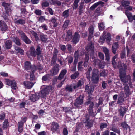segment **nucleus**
I'll use <instances>...</instances> for the list:
<instances>
[{
    "label": "nucleus",
    "instance_id": "nucleus-23",
    "mask_svg": "<svg viewBox=\"0 0 135 135\" xmlns=\"http://www.w3.org/2000/svg\"><path fill=\"white\" fill-rule=\"evenodd\" d=\"M93 106L94 104L93 102H91L89 108V112L90 115L93 116H94L93 113L92 112L93 107Z\"/></svg>",
    "mask_w": 135,
    "mask_h": 135
},
{
    "label": "nucleus",
    "instance_id": "nucleus-12",
    "mask_svg": "<svg viewBox=\"0 0 135 135\" xmlns=\"http://www.w3.org/2000/svg\"><path fill=\"white\" fill-rule=\"evenodd\" d=\"M80 38L79 35L77 33L75 32L72 39V42L74 44H76L79 42Z\"/></svg>",
    "mask_w": 135,
    "mask_h": 135
},
{
    "label": "nucleus",
    "instance_id": "nucleus-38",
    "mask_svg": "<svg viewBox=\"0 0 135 135\" xmlns=\"http://www.w3.org/2000/svg\"><path fill=\"white\" fill-rule=\"evenodd\" d=\"M30 32L31 33V34H32V35L34 36V37L36 40L37 41L39 40L38 37L36 33L33 31H30Z\"/></svg>",
    "mask_w": 135,
    "mask_h": 135
},
{
    "label": "nucleus",
    "instance_id": "nucleus-15",
    "mask_svg": "<svg viewBox=\"0 0 135 135\" xmlns=\"http://www.w3.org/2000/svg\"><path fill=\"white\" fill-rule=\"evenodd\" d=\"M86 50L89 52L93 53L94 51V46L91 43L89 44L86 47Z\"/></svg>",
    "mask_w": 135,
    "mask_h": 135
},
{
    "label": "nucleus",
    "instance_id": "nucleus-50",
    "mask_svg": "<svg viewBox=\"0 0 135 135\" xmlns=\"http://www.w3.org/2000/svg\"><path fill=\"white\" fill-rule=\"evenodd\" d=\"M43 68L42 66L41 65H39L38 67L37 68L36 67V66H33L32 69H33V70H34V69L35 70L36 69H38L39 70H41Z\"/></svg>",
    "mask_w": 135,
    "mask_h": 135
},
{
    "label": "nucleus",
    "instance_id": "nucleus-24",
    "mask_svg": "<svg viewBox=\"0 0 135 135\" xmlns=\"http://www.w3.org/2000/svg\"><path fill=\"white\" fill-rule=\"evenodd\" d=\"M104 4V3L102 1H99L97 2L93 5L90 8L91 10L94 9L96 7L99 5L100 4L102 5Z\"/></svg>",
    "mask_w": 135,
    "mask_h": 135
},
{
    "label": "nucleus",
    "instance_id": "nucleus-63",
    "mask_svg": "<svg viewBox=\"0 0 135 135\" xmlns=\"http://www.w3.org/2000/svg\"><path fill=\"white\" fill-rule=\"evenodd\" d=\"M107 124L105 123H102L101 124L100 127L101 129H103L104 128H106L107 127Z\"/></svg>",
    "mask_w": 135,
    "mask_h": 135
},
{
    "label": "nucleus",
    "instance_id": "nucleus-3",
    "mask_svg": "<svg viewBox=\"0 0 135 135\" xmlns=\"http://www.w3.org/2000/svg\"><path fill=\"white\" fill-rule=\"evenodd\" d=\"M124 89L126 97H125L123 93H121L120 94V96H119V105H122L125 98L129 97L131 94L127 84H126L124 86Z\"/></svg>",
    "mask_w": 135,
    "mask_h": 135
},
{
    "label": "nucleus",
    "instance_id": "nucleus-16",
    "mask_svg": "<svg viewBox=\"0 0 135 135\" xmlns=\"http://www.w3.org/2000/svg\"><path fill=\"white\" fill-rule=\"evenodd\" d=\"M59 126L57 123L52 122L51 124V128L53 131H56L59 128Z\"/></svg>",
    "mask_w": 135,
    "mask_h": 135
},
{
    "label": "nucleus",
    "instance_id": "nucleus-37",
    "mask_svg": "<svg viewBox=\"0 0 135 135\" xmlns=\"http://www.w3.org/2000/svg\"><path fill=\"white\" fill-rule=\"evenodd\" d=\"M1 30L3 31H6L8 28L7 25L5 23L1 26Z\"/></svg>",
    "mask_w": 135,
    "mask_h": 135
},
{
    "label": "nucleus",
    "instance_id": "nucleus-47",
    "mask_svg": "<svg viewBox=\"0 0 135 135\" xmlns=\"http://www.w3.org/2000/svg\"><path fill=\"white\" fill-rule=\"evenodd\" d=\"M69 21L68 20H66L64 22L63 25V27L65 28H67L68 25Z\"/></svg>",
    "mask_w": 135,
    "mask_h": 135
},
{
    "label": "nucleus",
    "instance_id": "nucleus-36",
    "mask_svg": "<svg viewBox=\"0 0 135 135\" xmlns=\"http://www.w3.org/2000/svg\"><path fill=\"white\" fill-rule=\"evenodd\" d=\"M93 123L91 121L86 122L85 126L87 128H90L93 126Z\"/></svg>",
    "mask_w": 135,
    "mask_h": 135
},
{
    "label": "nucleus",
    "instance_id": "nucleus-42",
    "mask_svg": "<svg viewBox=\"0 0 135 135\" xmlns=\"http://www.w3.org/2000/svg\"><path fill=\"white\" fill-rule=\"evenodd\" d=\"M69 10L64 11L63 13V16L65 18L69 16Z\"/></svg>",
    "mask_w": 135,
    "mask_h": 135
},
{
    "label": "nucleus",
    "instance_id": "nucleus-41",
    "mask_svg": "<svg viewBox=\"0 0 135 135\" xmlns=\"http://www.w3.org/2000/svg\"><path fill=\"white\" fill-rule=\"evenodd\" d=\"M103 51L105 53V55L109 54V50L108 49L105 47H103Z\"/></svg>",
    "mask_w": 135,
    "mask_h": 135
},
{
    "label": "nucleus",
    "instance_id": "nucleus-52",
    "mask_svg": "<svg viewBox=\"0 0 135 135\" xmlns=\"http://www.w3.org/2000/svg\"><path fill=\"white\" fill-rule=\"evenodd\" d=\"M72 87L70 86H67L66 89V91L68 92H71L72 91Z\"/></svg>",
    "mask_w": 135,
    "mask_h": 135
},
{
    "label": "nucleus",
    "instance_id": "nucleus-33",
    "mask_svg": "<svg viewBox=\"0 0 135 135\" xmlns=\"http://www.w3.org/2000/svg\"><path fill=\"white\" fill-rule=\"evenodd\" d=\"M89 56L88 55H85V61L84 63V67H86L87 66L88 64V60H89Z\"/></svg>",
    "mask_w": 135,
    "mask_h": 135
},
{
    "label": "nucleus",
    "instance_id": "nucleus-4",
    "mask_svg": "<svg viewBox=\"0 0 135 135\" xmlns=\"http://www.w3.org/2000/svg\"><path fill=\"white\" fill-rule=\"evenodd\" d=\"M36 51V52L34 47H31L30 48V50L27 52V55L29 57H30L31 56L34 57L36 56V54L37 55L41 54L40 48L39 46L37 47Z\"/></svg>",
    "mask_w": 135,
    "mask_h": 135
},
{
    "label": "nucleus",
    "instance_id": "nucleus-58",
    "mask_svg": "<svg viewBox=\"0 0 135 135\" xmlns=\"http://www.w3.org/2000/svg\"><path fill=\"white\" fill-rule=\"evenodd\" d=\"M126 54L125 52H121L120 55V57L121 59H123L126 57Z\"/></svg>",
    "mask_w": 135,
    "mask_h": 135
},
{
    "label": "nucleus",
    "instance_id": "nucleus-32",
    "mask_svg": "<svg viewBox=\"0 0 135 135\" xmlns=\"http://www.w3.org/2000/svg\"><path fill=\"white\" fill-rule=\"evenodd\" d=\"M13 41L18 45L20 46V41L18 38L15 37L13 38Z\"/></svg>",
    "mask_w": 135,
    "mask_h": 135
},
{
    "label": "nucleus",
    "instance_id": "nucleus-61",
    "mask_svg": "<svg viewBox=\"0 0 135 135\" xmlns=\"http://www.w3.org/2000/svg\"><path fill=\"white\" fill-rule=\"evenodd\" d=\"M116 57L117 56H114L112 60V64L114 66L116 64V62L115 61V59L116 58Z\"/></svg>",
    "mask_w": 135,
    "mask_h": 135
},
{
    "label": "nucleus",
    "instance_id": "nucleus-39",
    "mask_svg": "<svg viewBox=\"0 0 135 135\" xmlns=\"http://www.w3.org/2000/svg\"><path fill=\"white\" fill-rule=\"evenodd\" d=\"M8 125V121L7 120H5L3 123V127L4 129H5L6 128Z\"/></svg>",
    "mask_w": 135,
    "mask_h": 135
},
{
    "label": "nucleus",
    "instance_id": "nucleus-27",
    "mask_svg": "<svg viewBox=\"0 0 135 135\" xmlns=\"http://www.w3.org/2000/svg\"><path fill=\"white\" fill-rule=\"evenodd\" d=\"M118 42H115L114 43L112 46V50L113 52V53L115 54L117 48L118 47Z\"/></svg>",
    "mask_w": 135,
    "mask_h": 135
},
{
    "label": "nucleus",
    "instance_id": "nucleus-6",
    "mask_svg": "<svg viewBox=\"0 0 135 135\" xmlns=\"http://www.w3.org/2000/svg\"><path fill=\"white\" fill-rule=\"evenodd\" d=\"M105 39L107 42L109 41L111 39V35L109 33H107L106 32H104L99 40V42L101 44H103Z\"/></svg>",
    "mask_w": 135,
    "mask_h": 135
},
{
    "label": "nucleus",
    "instance_id": "nucleus-62",
    "mask_svg": "<svg viewBox=\"0 0 135 135\" xmlns=\"http://www.w3.org/2000/svg\"><path fill=\"white\" fill-rule=\"evenodd\" d=\"M49 75H46L44 76L42 78V80L44 81H46L48 79Z\"/></svg>",
    "mask_w": 135,
    "mask_h": 135
},
{
    "label": "nucleus",
    "instance_id": "nucleus-10",
    "mask_svg": "<svg viewBox=\"0 0 135 135\" xmlns=\"http://www.w3.org/2000/svg\"><path fill=\"white\" fill-rule=\"evenodd\" d=\"M75 60L74 62V64L73 66L71 68V70L73 71H74L76 70V64L78 61V58H80L79 57V53L78 51H76L74 54Z\"/></svg>",
    "mask_w": 135,
    "mask_h": 135
},
{
    "label": "nucleus",
    "instance_id": "nucleus-49",
    "mask_svg": "<svg viewBox=\"0 0 135 135\" xmlns=\"http://www.w3.org/2000/svg\"><path fill=\"white\" fill-rule=\"evenodd\" d=\"M41 126L40 124H36L35 127V129H34V131H35L36 133L37 132V130H38L40 128Z\"/></svg>",
    "mask_w": 135,
    "mask_h": 135
},
{
    "label": "nucleus",
    "instance_id": "nucleus-43",
    "mask_svg": "<svg viewBox=\"0 0 135 135\" xmlns=\"http://www.w3.org/2000/svg\"><path fill=\"white\" fill-rule=\"evenodd\" d=\"M78 87H79V88L80 89L83 86V83L80 80H79L77 84Z\"/></svg>",
    "mask_w": 135,
    "mask_h": 135
},
{
    "label": "nucleus",
    "instance_id": "nucleus-64",
    "mask_svg": "<svg viewBox=\"0 0 135 135\" xmlns=\"http://www.w3.org/2000/svg\"><path fill=\"white\" fill-rule=\"evenodd\" d=\"M5 115L4 113L0 114V120H3L5 118Z\"/></svg>",
    "mask_w": 135,
    "mask_h": 135
},
{
    "label": "nucleus",
    "instance_id": "nucleus-31",
    "mask_svg": "<svg viewBox=\"0 0 135 135\" xmlns=\"http://www.w3.org/2000/svg\"><path fill=\"white\" fill-rule=\"evenodd\" d=\"M15 21V23L17 24H23L25 23V21L22 19H19Z\"/></svg>",
    "mask_w": 135,
    "mask_h": 135
},
{
    "label": "nucleus",
    "instance_id": "nucleus-45",
    "mask_svg": "<svg viewBox=\"0 0 135 135\" xmlns=\"http://www.w3.org/2000/svg\"><path fill=\"white\" fill-rule=\"evenodd\" d=\"M79 74V73L76 72L71 75V78L72 79H75L77 78Z\"/></svg>",
    "mask_w": 135,
    "mask_h": 135
},
{
    "label": "nucleus",
    "instance_id": "nucleus-22",
    "mask_svg": "<svg viewBox=\"0 0 135 135\" xmlns=\"http://www.w3.org/2000/svg\"><path fill=\"white\" fill-rule=\"evenodd\" d=\"M66 70L64 69L61 72L59 76L58 79L61 80L62 79L64 76V75L66 74L67 72Z\"/></svg>",
    "mask_w": 135,
    "mask_h": 135
},
{
    "label": "nucleus",
    "instance_id": "nucleus-19",
    "mask_svg": "<svg viewBox=\"0 0 135 135\" xmlns=\"http://www.w3.org/2000/svg\"><path fill=\"white\" fill-rule=\"evenodd\" d=\"M23 84L25 87L28 89L31 88L34 85L33 83L29 81H25Z\"/></svg>",
    "mask_w": 135,
    "mask_h": 135
},
{
    "label": "nucleus",
    "instance_id": "nucleus-20",
    "mask_svg": "<svg viewBox=\"0 0 135 135\" xmlns=\"http://www.w3.org/2000/svg\"><path fill=\"white\" fill-rule=\"evenodd\" d=\"M94 90V87L93 86H89L87 85L86 86L85 90L89 94L93 92Z\"/></svg>",
    "mask_w": 135,
    "mask_h": 135
},
{
    "label": "nucleus",
    "instance_id": "nucleus-25",
    "mask_svg": "<svg viewBox=\"0 0 135 135\" xmlns=\"http://www.w3.org/2000/svg\"><path fill=\"white\" fill-rule=\"evenodd\" d=\"M94 30V28L93 26H91L89 28V32L90 36L88 37V40H90L91 38V35H93Z\"/></svg>",
    "mask_w": 135,
    "mask_h": 135
},
{
    "label": "nucleus",
    "instance_id": "nucleus-34",
    "mask_svg": "<svg viewBox=\"0 0 135 135\" xmlns=\"http://www.w3.org/2000/svg\"><path fill=\"white\" fill-rule=\"evenodd\" d=\"M40 36L41 39L42 41L44 42H47V38L46 36L42 34Z\"/></svg>",
    "mask_w": 135,
    "mask_h": 135
},
{
    "label": "nucleus",
    "instance_id": "nucleus-59",
    "mask_svg": "<svg viewBox=\"0 0 135 135\" xmlns=\"http://www.w3.org/2000/svg\"><path fill=\"white\" fill-rule=\"evenodd\" d=\"M63 134L64 135H68V131L67 129L66 128H64L63 129Z\"/></svg>",
    "mask_w": 135,
    "mask_h": 135
},
{
    "label": "nucleus",
    "instance_id": "nucleus-56",
    "mask_svg": "<svg viewBox=\"0 0 135 135\" xmlns=\"http://www.w3.org/2000/svg\"><path fill=\"white\" fill-rule=\"evenodd\" d=\"M0 74L2 76H3L6 77L8 76V73L4 72H0Z\"/></svg>",
    "mask_w": 135,
    "mask_h": 135
},
{
    "label": "nucleus",
    "instance_id": "nucleus-55",
    "mask_svg": "<svg viewBox=\"0 0 135 135\" xmlns=\"http://www.w3.org/2000/svg\"><path fill=\"white\" fill-rule=\"evenodd\" d=\"M35 13L37 15H40L41 14V11L37 9L35 11Z\"/></svg>",
    "mask_w": 135,
    "mask_h": 135
},
{
    "label": "nucleus",
    "instance_id": "nucleus-18",
    "mask_svg": "<svg viewBox=\"0 0 135 135\" xmlns=\"http://www.w3.org/2000/svg\"><path fill=\"white\" fill-rule=\"evenodd\" d=\"M120 107V109L119 110L120 111L119 114L123 118L126 113L127 108L125 107H122L121 106Z\"/></svg>",
    "mask_w": 135,
    "mask_h": 135
},
{
    "label": "nucleus",
    "instance_id": "nucleus-13",
    "mask_svg": "<svg viewBox=\"0 0 135 135\" xmlns=\"http://www.w3.org/2000/svg\"><path fill=\"white\" fill-rule=\"evenodd\" d=\"M125 14L130 22H132L133 20H135V15L133 16L132 13L128 11H126Z\"/></svg>",
    "mask_w": 135,
    "mask_h": 135
},
{
    "label": "nucleus",
    "instance_id": "nucleus-7",
    "mask_svg": "<svg viewBox=\"0 0 135 135\" xmlns=\"http://www.w3.org/2000/svg\"><path fill=\"white\" fill-rule=\"evenodd\" d=\"M99 71L98 70L94 69L92 73V81L94 83H97L99 81Z\"/></svg>",
    "mask_w": 135,
    "mask_h": 135
},
{
    "label": "nucleus",
    "instance_id": "nucleus-1",
    "mask_svg": "<svg viewBox=\"0 0 135 135\" xmlns=\"http://www.w3.org/2000/svg\"><path fill=\"white\" fill-rule=\"evenodd\" d=\"M42 88V89L39 93H37L30 96L29 99L34 102L38 100L40 97L44 98L48 94L49 92L51 91V86H44Z\"/></svg>",
    "mask_w": 135,
    "mask_h": 135
},
{
    "label": "nucleus",
    "instance_id": "nucleus-28",
    "mask_svg": "<svg viewBox=\"0 0 135 135\" xmlns=\"http://www.w3.org/2000/svg\"><path fill=\"white\" fill-rule=\"evenodd\" d=\"M15 49L17 53H19L21 55L23 54L24 51L22 49L16 46L15 47Z\"/></svg>",
    "mask_w": 135,
    "mask_h": 135
},
{
    "label": "nucleus",
    "instance_id": "nucleus-44",
    "mask_svg": "<svg viewBox=\"0 0 135 135\" xmlns=\"http://www.w3.org/2000/svg\"><path fill=\"white\" fill-rule=\"evenodd\" d=\"M83 62L82 61L79 62L78 64V70L81 71L82 70V66Z\"/></svg>",
    "mask_w": 135,
    "mask_h": 135
},
{
    "label": "nucleus",
    "instance_id": "nucleus-30",
    "mask_svg": "<svg viewBox=\"0 0 135 135\" xmlns=\"http://www.w3.org/2000/svg\"><path fill=\"white\" fill-rule=\"evenodd\" d=\"M23 123L22 121H21L18 123V131L20 132H22L23 130Z\"/></svg>",
    "mask_w": 135,
    "mask_h": 135
},
{
    "label": "nucleus",
    "instance_id": "nucleus-11",
    "mask_svg": "<svg viewBox=\"0 0 135 135\" xmlns=\"http://www.w3.org/2000/svg\"><path fill=\"white\" fill-rule=\"evenodd\" d=\"M84 97L83 96L80 95L76 100L74 103V105L77 107H79L83 103Z\"/></svg>",
    "mask_w": 135,
    "mask_h": 135
},
{
    "label": "nucleus",
    "instance_id": "nucleus-57",
    "mask_svg": "<svg viewBox=\"0 0 135 135\" xmlns=\"http://www.w3.org/2000/svg\"><path fill=\"white\" fill-rule=\"evenodd\" d=\"M79 12L80 13H81L83 11V4H81L79 8Z\"/></svg>",
    "mask_w": 135,
    "mask_h": 135
},
{
    "label": "nucleus",
    "instance_id": "nucleus-51",
    "mask_svg": "<svg viewBox=\"0 0 135 135\" xmlns=\"http://www.w3.org/2000/svg\"><path fill=\"white\" fill-rule=\"evenodd\" d=\"M21 14H23L24 16H25L27 13L26 9L24 8H21Z\"/></svg>",
    "mask_w": 135,
    "mask_h": 135
},
{
    "label": "nucleus",
    "instance_id": "nucleus-14",
    "mask_svg": "<svg viewBox=\"0 0 135 135\" xmlns=\"http://www.w3.org/2000/svg\"><path fill=\"white\" fill-rule=\"evenodd\" d=\"M121 126L124 130H127L128 129L129 132L131 131V127L127 124L126 121L122 122L121 123Z\"/></svg>",
    "mask_w": 135,
    "mask_h": 135
},
{
    "label": "nucleus",
    "instance_id": "nucleus-48",
    "mask_svg": "<svg viewBox=\"0 0 135 135\" xmlns=\"http://www.w3.org/2000/svg\"><path fill=\"white\" fill-rule=\"evenodd\" d=\"M31 70L32 71V73H31L30 75V80H33L35 79V76L33 75V71H34V70H33V69H31Z\"/></svg>",
    "mask_w": 135,
    "mask_h": 135
},
{
    "label": "nucleus",
    "instance_id": "nucleus-46",
    "mask_svg": "<svg viewBox=\"0 0 135 135\" xmlns=\"http://www.w3.org/2000/svg\"><path fill=\"white\" fill-rule=\"evenodd\" d=\"M107 74V71L105 70H103L100 73L101 76L104 77Z\"/></svg>",
    "mask_w": 135,
    "mask_h": 135
},
{
    "label": "nucleus",
    "instance_id": "nucleus-35",
    "mask_svg": "<svg viewBox=\"0 0 135 135\" xmlns=\"http://www.w3.org/2000/svg\"><path fill=\"white\" fill-rule=\"evenodd\" d=\"M130 3L128 1H124L121 2L122 5L124 7L129 6Z\"/></svg>",
    "mask_w": 135,
    "mask_h": 135
},
{
    "label": "nucleus",
    "instance_id": "nucleus-2",
    "mask_svg": "<svg viewBox=\"0 0 135 135\" xmlns=\"http://www.w3.org/2000/svg\"><path fill=\"white\" fill-rule=\"evenodd\" d=\"M123 67V68L122 67L119 69V77L122 82L124 83L127 82L130 84L131 82V77L129 75H126V70L127 69V66L124 64Z\"/></svg>",
    "mask_w": 135,
    "mask_h": 135
},
{
    "label": "nucleus",
    "instance_id": "nucleus-54",
    "mask_svg": "<svg viewBox=\"0 0 135 135\" xmlns=\"http://www.w3.org/2000/svg\"><path fill=\"white\" fill-rule=\"evenodd\" d=\"M105 65V63L104 62H100L99 64V66L100 68H104Z\"/></svg>",
    "mask_w": 135,
    "mask_h": 135
},
{
    "label": "nucleus",
    "instance_id": "nucleus-29",
    "mask_svg": "<svg viewBox=\"0 0 135 135\" xmlns=\"http://www.w3.org/2000/svg\"><path fill=\"white\" fill-rule=\"evenodd\" d=\"M98 27L100 30H101L104 29L105 27L104 23L102 22L98 23Z\"/></svg>",
    "mask_w": 135,
    "mask_h": 135
},
{
    "label": "nucleus",
    "instance_id": "nucleus-53",
    "mask_svg": "<svg viewBox=\"0 0 135 135\" xmlns=\"http://www.w3.org/2000/svg\"><path fill=\"white\" fill-rule=\"evenodd\" d=\"M45 17L44 16H40L39 18V21L41 22H43L45 20Z\"/></svg>",
    "mask_w": 135,
    "mask_h": 135
},
{
    "label": "nucleus",
    "instance_id": "nucleus-40",
    "mask_svg": "<svg viewBox=\"0 0 135 135\" xmlns=\"http://www.w3.org/2000/svg\"><path fill=\"white\" fill-rule=\"evenodd\" d=\"M49 3L47 1H44L41 4V5L43 7H46L49 5Z\"/></svg>",
    "mask_w": 135,
    "mask_h": 135
},
{
    "label": "nucleus",
    "instance_id": "nucleus-26",
    "mask_svg": "<svg viewBox=\"0 0 135 135\" xmlns=\"http://www.w3.org/2000/svg\"><path fill=\"white\" fill-rule=\"evenodd\" d=\"M31 65L28 61H26L25 63V68L26 70H28L31 69Z\"/></svg>",
    "mask_w": 135,
    "mask_h": 135
},
{
    "label": "nucleus",
    "instance_id": "nucleus-8",
    "mask_svg": "<svg viewBox=\"0 0 135 135\" xmlns=\"http://www.w3.org/2000/svg\"><path fill=\"white\" fill-rule=\"evenodd\" d=\"M21 38L22 40L26 44H30L31 43V41L28 38L24 32L21 30L18 31Z\"/></svg>",
    "mask_w": 135,
    "mask_h": 135
},
{
    "label": "nucleus",
    "instance_id": "nucleus-9",
    "mask_svg": "<svg viewBox=\"0 0 135 135\" xmlns=\"http://www.w3.org/2000/svg\"><path fill=\"white\" fill-rule=\"evenodd\" d=\"M5 81L6 84L9 86H11L12 89L15 90L17 89L16 83L15 80H11L6 79L5 80Z\"/></svg>",
    "mask_w": 135,
    "mask_h": 135
},
{
    "label": "nucleus",
    "instance_id": "nucleus-21",
    "mask_svg": "<svg viewBox=\"0 0 135 135\" xmlns=\"http://www.w3.org/2000/svg\"><path fill=\"white\" fill-rule=\"evenodd\" d=\"M59 71V68L58 66L55 67L51 71V73L52 75H55L57 74Z\"/></svg>",
    "mask_w": 135,
    "mask_h": 135
},
{
    "label": "nucleus",
    "instance_id": "nucleus-60",
    "mask_svg": "<svg viewBox=\"0 0 135 135\" xmlns=\"http://www.w3.org/2000/svg\"><path fill=\"white\" fill-rule=\"evenodd\" d=\"M98 55L99 57L102 59H104V55L102 53L99 52L98 53Z\"/></svg>",
    "mask_w": 135,
    "mask_h": 135
},
{
    "label": "nucleus",
    "instance_id": "nucleus-17",
    "mask_svg": "<svg viewBox=\"0 0 135 135\" xmlns=\"http://www.w3.org/2000/svg\"><path fill=\"white\" fill-rule=\"evenodd\" d=\"M4 46L6 48L9 49L11 47L12 43L11 40L6 39L4 41Z\"/></svg>",
    "mask_w": 135,
    "mask_h": 135
},
{
    "label": "nucleus",
    "instance_id": "nucleus-5",
    "mask_svg": "<svg viewBox=\"0 0 135 135\" xmlns=\"http://www.w3.org/2000/svg\"><path fill=\"white\" fill-rule=\"evenodd\" d=\"M2 5L5 8L6 13H4L2 15V16L5 19H7L8 17L9 16L11 12L10 9V6L9 4L5 2H3Z\"/></svg>",
    "mask_w": 135,
    "mask_h": 135
}]
</instances>
